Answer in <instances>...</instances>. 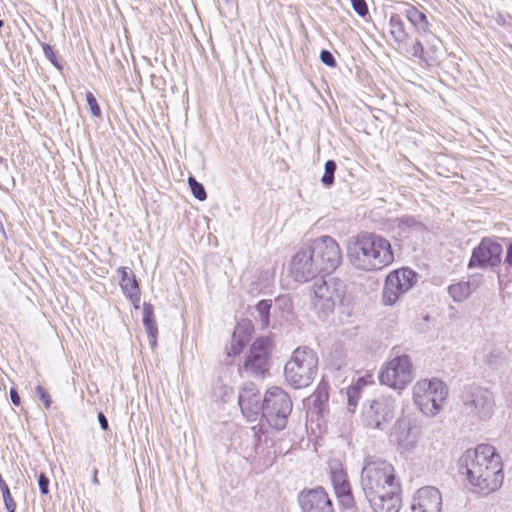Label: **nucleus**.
<instances>
[{
	"instance_id": "nucleus-24",
	"label": "nucleus",
	"mask_w": 512,
	"mask_h": 512,
	"mask_svg": "<svg viewBox=\"0 0 512 512\" xmlns=\"http://www.w3.org/2000/svg\"><path fill=\"white\" fill-rule=\"evenodd\" d=\"M121 289L127 298L131 300L134 306L137 308L140 302V288L134 274H131L130 279L124 280L120 283Z\"/></svg>"
},
{
	"instance_id": "nucleus-35",
	"label": "nucleus",
	"mask_w": 512,
	"mask_h": 512,
	"mask_svg": "<svg viewBox=\"0 0 512 512\" xmlns=\"http://www.w3.org/2000/svg\"><path fill=\"white\" fill-rule=\"evenodd\" d=\"M359 388L355 386H351L347 390V399L349 408H355L359 399Z\"/></svg>"
},
{
	"instance_id": "nucleus-47",
	"label": "nucleus",
	"mask_w": 512,
	"mask_h": 512,
	"mask_svg": "<svg viewBox=\"0 0 512 512\" xmlns=\"http://www.w3.org/2000/svg\"><path fill=\"white\" fill-rule=\"evenodd\" d=\"M4 25V21L0 19V28H2Z\"/></svg>"
},
{
	"instance_id": "nucleus-8",
	"label": "nucleus",
	"mask_w": 512,
	"mask_h": 512,
	"mask_svg": "<svg viewBox=\"0 0 512 512\" xmlns=\"http://www.w3.org/2000/svg\"><path fill=\"white\" fill-rule=\"evenodd\" d=\"M344 293L342 283L335 280L317 279L310 293L311 307L319 318L325 319L333 313Z\"/></svg>"
},
{
	"instance_id": "nucleus-4",
	"label": "nucleus",
	"mask_w": 512,
	"mask_h": 512,
	"mask_svg": "<svg viewBox=\"0 0 512 512\" xmlns=\"http://www.w3.org/2000/svg\"><path fill=\"white\" fill-rule=\"evenodd\" d=\"M460 413L471 423L486 422L495 412L494 394L477 384L464 385L459 395Z\"/></svg>"
},
{
	"instance_id": "nucleus-11",
	"label": "nucleus",
	"mask_w": 512,
	"mask_h": 512,
	"mask_svg": "<svg viewBox=\"0 0 512 512\" xmlns=\"http://www.w3.org/2000/svg\"><path fill=\"white\" fill-rule=\"evenodd\" d=\"M413 379V366L407 355L391 359L379 373L381 384L393 389L405 388Z\"/></svg>"
},
{
	"instance_id": "nucleus-40",
	"label": "nucleus",
	"mask_w": 512,
	"mask_h": 512,
	"mask_svg": "<svg viewBox=\"0 0 512 512\" xmlns=\"http://www.w3.org/2000/svg\"><path fill=\"white\" fill-rule=\"evenodd\" d=\"M254 438H255V451H256V453H258L259 448L261 447V444L263 442L267 443L268 437H267L266 433L260 429L259 432H254Z\"/></svg>"
},
{
	"instance_id": "nucleus-10",
	"label": "nucleus",
	"mask_w": 512,
	"mask_h": 512,
	"mask_svg": "<svg viewBox=\"0 0 512 512\" xmlns=\"http://www.w3.org/2000/svg\"><path fill=\"white\" fill-rule=\"evenodd\" d=\"M308 245L322 273L331 274L340 265L341 250L331 236H321L312 240Z\"/></svg>"
},
{
	"instance_id": "nucleus-39",
	"label": "nucleus",
	"mask_w": 512,
	"mask_h": 512,
	"mask_svg": "<svg viewBox=\"0 0 512 512\" xmlns=\"http://www.w3.org/2000/svg\"><path fill=\"white\" fill-rule=\"evenodd\" d=\"M38 485H39L40 492L43 495H47L49 493V479L44 473H41L39 475Z\"/></svg>"
},
{
	"instance_id": "nucleus-21",
	"label": "nucleus",
	"mask_w": 512,
	"mask_h": 512,
	"mask_svg": "<svg viewBox=\"0 0 512 512\" xmlns=\"http://www.w3.org/2000/svg\"><path fill=\"white\" fill-rule=\"evenodd\" d=\"M143 324L148 334L151 346H156L158 328L154 318V307L152 304L147 302L143 304Z\"/></svg>"
},
{
	"instance_id": "nucleus-16",
	"label": "nucleus",
	"mask_w": 512,
	"mask_h": 512,
	"mask_svg": "<svg viewBox=\"0 0 512 512\" xmlns=\"http://www.w3.org/2000/svg\"><path fill=\"white\" fill-rule=\"evenodd\" d=\"M298 502L302 512H335L331 498L321 486L302 490Z\"/></svg>"
},
{
	"instance_id": "nucleus-38",
	"label": "nucleus",
	"mask_w": 512,
	"mask_h": 512,
	"mask_svg": "<svg viewBox=\"0 0 512 512\" xmlns=\"http://www.w3.org/2000/svg\"><path fill=\"white\" fill-rule=\"evenodd\" d=\"M36 394L39 396V398L43 401L45 407L48 409L50 408L52 401L50 398V395L47 393V391L40 385H38L35 388Z\"/></svg>"
},
{
	"instance_id": "nucleus-46",
	"label": "nucleus",
	"mask_w": 512,
	"mask_h": 512,
	"mask_svg": "<svg viewBox=\"0 0 512 512\" xmlns=\"http://www.w3.org/2000/svg\"><path fill=\"white\" fill-rule=\"evenodd\" d=\"M93 483L98 484L97 469L94 470Z\"/></svg>"
},
{
	"instance_id": "nucleus-14",
	"label": "nucleus",
	"mask_w": 512,
	"mask_h": 512,
	"mask_svg": "<svg viewBox=\"0 0 512 512\" xmlns=\"http://www.w3.org/2000/svg\"><path fill=\"white\" fill-rule=\"evenodd\" d=\"M502 252L503 248L501 244L490 238H484L479 245L473 249L468 267L481 269L496 267L501 262Z\"/></svg>"
},
{
	"instance_id": "nucleus-22",
	"label": "nucleus",
	"mask_w": 512,
	"mask_h": 512,
	"mask_svg": "<svg viewBox=\"0 0 512 512\" xmlns=\"http://www.w3.org/2000/svg\"><path fill=\"white\" fill-rule=\"evenodd\" d=\"M425 37V63L427 65H431L435 63L439 58V51H440V45L441 40L433 34L431 31L428 34L423 35Z\"/></svg>"
},
{
	"instance_id": "nucleus-23",
	"label": "nucleus",
	"mask_w": 512,
	"mask_h": 512,
	"mask_svg": "<svg viewBox=\"0 0 512 512\" xmlns=\"http://www.w3.org/2000/svg\"><path fill=\"white\" fill-rule=\"evenodd\" d=\"M475 286L470 281H459L448 287V293L455 302H463L474 291Z\"/></svg>"
},
{
	"instance_id": "nucleus-12",
	"label": "nucleus",
	"mask_w": 512,
	"mask_h": 512,
	"mask_svg": "<svg viewBox=\"0 0 512 512\" xmlns=\"http://www.w3.org/2000/svg\"><path fill=\"white\" fill-rule=\"evenodd\" d=\"M416 279L417 274L409 268H402L390 272L386 277L382 292L383 303L387 306L394 305L400 295L412 288Z\"/></svg>"
},
{
	"instance_id": "nucleus-20",
	"label": "nucleus",
	"mask_w": 512,
	"mask_h": 512,
	"mask_svg": "<svg viewBox=\"0 0 512 512\" xmlns=\"http://www.w3.org/2000/svg\"><path fill=\"white\" fill-rule=\"evenodd\" d=\"M403 13L414 29L421 35L428 34L431 31V24L426 14L415 6L409 3L405 4Z\"/></svg>"
},
{
	"instance_id": "nucleus-15",
	"label": "nucleus",
	"mask_w": 512,
	"mask_h": 512,
	"mask_svg": "<svg viewBox=\"0 0 512 512\" xmlns=\"http://www.w3.org/2000/svg\"><path fill=\"white\" fill-rule=\"evenodd\" d=\"M322 273L309 245L303 246L291 261V274L298 282H307Z\"/></svg>"
},
{
	"instance_id": "nucleus-17",
	"label": "nucleus",
	"mask_w": 512,
	"mask_h": 512,
	"mask_svg": "<svg viewBox=\"0 0 512 512\" xmlns=\"http://www.w3.org/2000/svg\"><path fill=\"white\" fill-rule=\"evenodd\" d=\"M238 403L242 414L249 420L253 421L262 413L263 398L254 383H246L238 397Z\"/></svg>"
},
{
	"instance_id": "nucleus-27",
	"label": "nucleus",
	"mask_w": 512,
	"mask_h": 512,
	"mask_svg": "<svg viewBox=\"0 0 512 512\" xmlns=\"http://www.w3.org/2000/svg\"><path fill=\"white\" fill-rule=\"evenodd\" d=\"M272 303L271 300H260L256 305V312L258 314V320L262 328H267L270 325V309Z\"/></svg>"
},
{
	"instance_id": "nucleus-41",
	"label": "nucleus",
	"mask_w": 512,
	"mask_h": 512,
	"mask_svg": "<svg viewBox=\"0 0 512 512\" xmlns=\"http://www.w3.org/2000/svg\"><path fill=\"white\" fill-rule=\"evenodd\" d=\"M504 263L507 264L508 269H509V274L512 277V242L507 247V253H506Z\"/></svg>"
},
{
	"instance_id": "nucleus-37",
	"label": "nucleus",
	"mask_w": 512,
	"mask_h": 512,
	"mask_svg": "<svg viewBox=\"0 0 512 512\" xmlns=\"http://www.w3.org/2000/svg\"><path fill=\"white\" fill-rule=\"evenodd\" d=\"M320 60L322 61V63H324L325 65H327L331 68H334L337 65L333 54L330 51L325 50V49L322 50L320 53Z\"/></svg>"
},
{
	"instance_id": "nucleus-29",
	"label": "nucleus",
	"mask_w": 512,
	"mask_h": 512,
	"mask_svg": "<svg viewBox=\"0 0 512 512\" xmlns=\"http://www.w3.org/2000/svg\"><path fill=\"white\" fill-rule=\"evenodd\" d=\"M188 184L193 196L196 199L204 201L207 198L204 186L201 183H199L194 177L190 176L188 178Z\"/></svg>"
},
{
	"instance_id": "nucleus-26",
	"label": "nucleus",
	"mask_w": 512,
	"mask_h": 512,
	"mask_svg": "<svg viewBox=\"0 0 512 512\" xmlns=\"http://www.w3.org/2000/svg\"><path fill=\"white\" fill-rule=\"evenodd\" d=\"M390 33L395 41L405 42L408 39V33L405 30L404 22L398 14H391L389 19Z\"/></svg>"
},
{
	"instance_id": "nucleus-7",
	"label": "nucleus",
	"mask_w": 512,
	"mask_h": 512,
	"mask_svg": "<svg viewBox=\"0 0 512 512\" xmlns=\"http://www.w3.org/2000/svg\"><path fill=\"white\" fill-rule=\"evenodd\" d=\"M293 403L287 392L279 387L269 388L263 398L262 416L276 431L283 430L292 412Z\"/></svg>"
},
{
	"instance_id": "nucleus-1",
	"label": "nucleus",
	"mask_w": 512,
	"mask_h": 512,
	"mask_svg": "<svg viewBox=\"0 0 512 512\" xmlns=\"http://www.w3.org/2000/svg\"><path fill=\"white\" fill-rule=\"evenodd\" d=\"M360 483L374 512H399L402 487L396 478L394 467L389 462L380 458H366Z\"/></svg>"
},
{
	"instance_id": "nucleus-31",
	"label": "nucleus",
	"mask_w": 512,
	"mask_h": 512,
	"mask_svg": "<svg viewBox=\"0 0 512 512\" xmlns=\"http://www.w3.org/2000/svg\"><path fill=\"white\" fill-rule=\"evenodd\" d=\"M1 492L3 495L4 505L8 512H15L16 510V503L14 499L11 496L10 489L6 482H2L1 484Z\"/></svg>"
},
{
	"instance_id": "nucleus-30",
	"label": "nucleus",
	"mask_w": 512,
	"mask_h": 512,
	"mask_svg": "<svg viewBox=\"0 0 512 512\" xmlns=\"http://www.w3.org/2000/svg\"><path fill=\"white\" fill-rule=\"evenodd\" d=\"M328 393L326 390L317 389L311 399L313 401V406L317 409L318 412H321L324 408L325 403L328 401Z\"/></svg>"
},
{
	"instance_id": "nucleus-44",
	"label": "nucleus",
	"mask_w": 512,
	"mask_h": 512,
	"mask_svg": "<svg viewBox=\"0 0 512 512\" xmlns=\"http://www.w3.org/2000/svg\"><path fill=\"white\" fill-rule=\"evenodd\" d=\"M97 418H98L100 427L103 430L107 431L109 428V423H108V419L106 418V416L102 412H99L97 415Z\"/></svg>"
},
{
	"instance_id": "nucleus-19",
	"label": "nucleus",
	"mask_w": 512,
	"mask_h": 512,
	"mask_svg": "<svg viewBox=\"0 0 512 512\" xmlns=\"http://www.w3.org/2000/svg\"><path fill=\"white\" fill-rule=\"evenodd\" d=\"M330 479L341 504L345 508L353 507L354 499L346 472L340 466L331 467Z\"/></svg>"
},
{
	"instance_id": "nucleus-9",
	"label": "nucleus",
	"mask_w": 512,
	"mask_h": 512,
	"mask_svg": "<svg viewBox=\"0 0 512 512\" xmlns=\"http://www.w3.org/2000/svg\"><path fill=\"white\" fill-rule=\"evenodd\" d=\"M396 401L391 396H379L368 400L362 408V420L365 426L384 430L394 419Z\"/></svg>"
},
{
	"instance_id": "nucleus-43",
	"label": "nucleus",
	"mask_w": 512,
	"mask_h": 512,
	"mask_svg": "<svg viewBox=\"0 0 512 512\" xmlns=\"http://www.w3.org/2000/svg\"><path fill=\"white\" fill-rule=\"evenodd\" d=\"M118 274L120 275V283H123L124 280H128L131 277L132 272H128L126 267H119L117 270Z\"/></svg>"
},
{
	"instance_id": "nucleus-3",
	"label": "nucleus",
	"mask_w": 512,
	"mask_h": 512,
	"mask_svg": "<svg viewBox=\"0 0 512 512\" xmlns=\"http://www.w3.org/2000/svg\"><path fill=\"white\" fill-rule=\"evenodd\" d=\"M350 264L360 271H378L394 260L391 243L375 233H361L350 240L347 247Z\"/></svg>"
},
{
	"instance_id": "nucleus-36",
	"label": "nucleus",
	"mask_w": 512,
	"mask_h": 512,
	"mask_svg": "<svg viewBox=\"0 0 512 512\" xmlns=\"http://www.w3.org/2000/svg\"><path fill=\"white\" fill-rule=\"evenodd\" d=\"M354 11L361 17L368 14V7L365 0H350Z\"/></svg>"
},
{
	"instance_id": "nucleus-25",
	"label": "nucleus",
	"mask_w": 512,
	"mask_h": 512,
	"mask_svg": "<svg viewBox=\"0 0 512 512\" xmlns=\"http://www.w3.org/2000/svg\"><path fill=\"white\" fill-rule=\"evenodd\" d=\"M248 341V337L244 336L243 326H237L232 334L231 346L227 349V355L236 356L240 354Z\"/></svg>"
},
{
	"instance_id": "nucleus-32",
	"label": "nucleus",
	"mask_w": 512,
	"mask_h": 512,
	"mask_svg": "<svg viewBox=\"0 0 512 512\" xmlns=\"http://www.w3.org/2000/svg\"><path fill=\"white\" fill-rule=\"evenodd\" d=\"M86 101H87V104L90 108L92 115L97 118L101 117V115H102L101 108H100L95 96L93 95V93L87 92Z\"/></svg>"
},
{
	"instance_id": "nucleus-45",
	"label": "nucleus",
	"mask_w": 512,
	"mask_h": 512,
	"mask_svg": "<svg viewBox=\"0 0 512 512\" xmlns=\"http://www.w3.org/2000/svg\"><path fill=\"white\" fill-rule=\"evenodd\" d=\"M10 398L15 406H19L21 403L20 396L15 388L10 389Z\"/></svg>"
},
{
	"instance_id": "nucleus-33",
	"label": "nucleus",
	"mask_w": 512,
	"mask_h": 512,
	"mask_svg": "<svg viewBox=\"0 0 512 512\" xmlns=\"http://www.w3.org/2000/svg\"><path fill=\"white\" fill-rule=\"evenodd\" d=\"M412 55L415 58H418L425 63V56H426L425 45L422 43L421 40L417 39L415 41V43L413 44Z\"/></svg>"
},
{
	"instance_id": "nucleus-5",
	"label": "nucleus",
	"mask_w": 512,
	"mask_h": 512,
	"mask_svg": "<svg viewBox=\"0 0 512 512\" xmlns=\"http://www.w3.org/2000/svg\"><path fill=\"white\" fill-rule=\"evenodd\" d=\"M317 372L318 356L307 346L296 348L284 367L285 379L295 389L309 386Z\"/></svg>"
},
{
	"instance_id": "nucleus-13",
	"label": "nucleus",
	"mask_w": 512,
	"mask_h": 512,
	"mask_svg": "<svg viewBox=\"0 0 512 512\" xmlns=\"http://www.w3.org/2000/svg\"><path fill=\"white\" fill-rule=\"evenodd\" d=\"M271 341L267 337L257 338L250 346L243 370L254 376H264L269 371Z\"/></svg>"
},
{
	"instance_id": "nucleus-2",
	"label": "nucleus",
	"mask_w": 512,
	"mask_h": 512,
	"mask_svg": "<svg viewBox=\"0 0 512 512\" xmlns=\"http://www.w3.org/2000/svg\"><path fill=\"white\" fill-rule=\"evenodd\" d=\"M459 463L475 491L489 494L501 487L504 479L503 464L493 446L480 444L475 449H469Z\"/></svg>"
},
{
	"instance_id": "nucleus-28",
	"label": "nucleus",
	"mask_w": 512,
	"mask_h": 512,
	"mask_svg": "<svg viewBox=\"0 0 512 512\" xmlns=\"http://www.w3.org/2000/svg\"><path fill=\"white\" fill-rule=\"evenodd\" d=\"M337 169V164L334 160H328L324 166V174L322 176V183L326 187H330L334 183V174Z\"/></svg>"
},
{
	"instance_id": "nucleus-42",
	"label": "nucleus",
	"mask_w": 512,
	"mask_h": 512,
	"mask_svg": "<svg viewBox=\"0 0 512 512\" xmlns=\"http://www.w3.org/2000/svg\"><path fill=\"white\" fill-rule=\"evenodd\" d=\"M275 304L279 306L280 308H289L290 307V300L286 296H280L276 298Z\"/></svg>"
},
{
	"instance_id": "nucleus-6",
	"label": "nucleus",
	"mask_w": 512,
	"mask_h": 512,
	"mask_svg": "<svg viewBox=\"0 0 512 512\" xmlns=\"http://www.w3.org/2000/svg\"><path fill=\"white\" fill-rule=\"evenodd\" d=\"M447 395L446 384L438 378L421 379L413 386V401L428 417H434L442 410Z\"/></svg>"
},
{
	"instance_id": "nucleus-34",
	"label": "nucleus",
	"mask_w": 512,
	"mask_h": 512,
	"mask_svg": "<svg viewBox=\"0 0 512 512\" xmlns=\"http://www.w3.org/2000/svg\"><path fill=\"white\" fill-rule=\"evenodd\" d=\"M42 48H43V52H44V55L46 56V58L49 59L50 62L55 67H57L58 69H62V66L57 61L56 53H55L54 49L52 48V46L49 44L43 43Z\"/></svg>"
},
{
	"instance_id": "nucleus-18",
	"label": "nucleus",
	"mask_w": 512,
	"mask_h": 512,
	"mask_svg": "<svg viewBox=\"0 0 512 512\" xmlns=\"http://www.w3.org/2000/svg\"><path fill=\"white\" fill-rule=\"evenodd\" d=\"M442 495L434 486L419 488L412 499V512H441Z\"/></svg>"
}]
</instances>
